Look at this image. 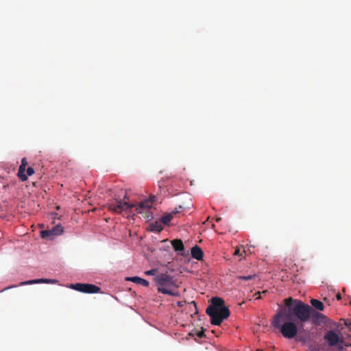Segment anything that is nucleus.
Returning <instances> with one entry per match:
<instances>
[{
    "label": "nucleus",
    "instance_id": "f257e3e1",
    "mask_svg": "<svg viewBox=\"0 0 351 351\" xmlns=\"http://www.w3.org/2000/svg\"><path fill=\"white\" fill-rule=\"evenodd\" d=\"M284 302L285 306L274 316L271 324L276 328L280 329L285 338L292 339L298 333V327L293 321H297L303 326L311 317L322 319L326 317L301 300L288 298Z\"/></svg>",
    "mask_w": 351,
    "mask_h": 351
},
{
    "label": "nucleus",
    "instance_id": "f03ea898",
    "mask_svg": "<svg viewBox=\"0 0 351 351\" xmlns=\"http://www.w3.org/2000/svg\"><path fill=\"white\" fill-rule=\"evenodd\" d=\"M126 199H128L127 195H124L123 199H115L114 202L109 204V210L119 214L123 210H131L132 208H135L137 213L142 214L143 217L146 219L153 218V214L150 211V208L156 201V197L155 195H151L149 199H144L137 204H129L125 201Z\"/></svg>",
    "mask_w": 351,
    "mask_h": 351
},
{
    "label": "nucleus",
    "instance_id": "7ed1b4c3",
    "mask_svg": "<svg viewBox=\"0 0 351 351\" xmlns=\"http://www.w3.org/2000/svg\"><path fill=\"white\" fill-rule=\"evenodd\" d=\"M206 313L210 317V323L216 326H219L230 315V311L224 306L223 300L218 297L211 299V304L207 307Z\"/></svg>",
    "mask_w": 351,
    "mask_h": 351
},
{
    "label": "nucleus",
    "instance_id": "20e7f679",
    "mask_svg": "<svg viewBox=\"0 0 351 351\" xmlns=\"http://www.w3.org/2000/svg\"><path fill=\"white\" fill-rule=\"evenodd\" d=\"M155 282L158 287V292L169 295H176L173 289L176 287L173 278L167 274H160L154 278Z\"/></svg>",
    "mask_w": 351,
    "mask_h": 351
},
{
    "label": "nucleus",
    "instance_id": "39448f33",
    "mask_svg": "<svg viewBox=\"0 0 351 351\" xmlns=\"http://www.w3.org/2000/svg\"><path fill=\"white\" fill-rule=\"evenodd\" d=\"M325 342L327 343L328 347L337 348L339 351L343 349V339L339 335L333 330H327L323 337Z\"/></svg>",
    "mask_w": 351,
    "mask_h": 351
},
{
    "label": "nucleus",
    "instance_id": "423d86ee",
    "mask_svg": "<svg viewBox=\"0 0 351 351\" xmlns=\"http://www.w3.org/2000/svg\"><path fill=\"white\" fill-rule=\"evenodd\" d=\"M58 281L56 280H52V279H47V278H39V279H35V280H30L27 281L21 282L19 283V286H23V285H34V284H40V283H52L55 284Z\"/></svg>",
    "mask_w": 351,
    "mask_h": 351
},
{
    "label": "nucleus",
    "instance_id": "0eeeda50",
    "mask_svg": "<svg viewBox=\"0 0 351 351\" xmlns=\"http://www.w3.org/2000/svg\"><path fill=\"white\" fill-rule=\"evenodd\" d=\"M182 209V207L180 206L178 208H176L173 211L164 215L161 218V222L163 225H167L172 220L173 217L177 214L179 213L181 210Z\"/></svg>",
    "mask_w": 351,
    "mask_h": 351
},
{
    "label": "nucleus",
    "instance_id": "6e6552de",
    "mask_svg": "<svg viewBox=\"0 0 351 351\" xmlns=\"http://www.w3.org/2000/svg\"><path fill=\"white\" fill-rule=\"evenodd\" d=\"M101 291V288L92 284H84L82 293H96Z\"/></svg>",
    "mask_w": 351,
    "mask_h": 351
},
{
    "label": "nucleus",
    "instance_id": "1a4fd4ad",
    "mask_svg": "<svg viewBox=\"0 0 351 351\" xmlns=\"http://www.w3.org/2000/svg\"><path fill=\"white\" fill-rule=\"evenodd\" d=\"M163 230V224L161 221H156L151 223L147 227V230L150 232H160Z\"/></svg>",
    "mask_w": 351,
    "mask_h": 351
},
{
    "label": "nucleus",
    "instance_id": "9d476101",
    "mask_svg": "<svg viewBox=\"0 0 351 351\" xmlns=\"http://www.w3.org/2000/svg\"><path fill=\"white\" fill-rule=\"evenodd\" d=\"M191 256L193 258H195L197 261L202 260L203 256H204V252L199 246L195 245L194 247H193L191 248Z\"/></svg>",
    "mask_w": 351,
    "mask_h": 351
},
{
    "label": "nucleus",
    "instance_id": "9b49d317",
    "mask_svg": "<svg viewBox=\"0 0 351 351\" xmlns=\"http://www.w3.org/2000/svg\"><path fill=\"white\" fill-rule=\"evenodd\" d=\"M127 280L129 281H131L132 282H134L136 284L141 285L146 287H148L149 285V283L147 280H146L145 279L141 278L140 277H138V276L128 278Z\"/></svg>",
    "mask_w": 351,
    "mask_h": 351
},
{
    "label": "nucleus",
    "instance_id": "f8f14e48",
    "mask_svg": "<svg viewBox=\"0 0 351 351\" xmlns=\"http://www.w3.org/2000/svg\"><path fill=\"white\" fill-rule=\"evenodd\" d=\"M171 245L175 251H182L184 249L183 242L180 239H174L171 241Z\"/></svg>",
    "mask_w": 351,
    "mask_h": 351
},
{
    "label": "nucleus",
    "instance_id": "ddd939ff",
    "mask_svg": "<svg viewBox=\"0 0 351 351\" xmlns=\"http://www.w3.org/2000/svg\"><path fill=\"white\" fill-rule=\"evenodd\" d=\"M310 303L315 309L318 311H323L324 309V305L323 302L317 299H311Z\"/></svg>",
    "mask_w": 351,
    "mask_h": 351
},
{
    "label": "nucleus",
    "instance_id": "4468645a",
    "mask_svg": "<svg viewBox=\"0 0 351 351\" xmlns=\"http://www.w3.org/2000/svg\"><path fill=\"white\" fill-rule=\"evenodd\" d=\"M26 167H22V165H20L17 176L21 179V181L24 182L27 180V176L25 173Z\"/></svg>",
    "mask_w": 351,
    "mask_h": 351
},
{
    "label": "nucleus",
    "instance_id": "2eb2a0df",
    "mask_svg": "<svg viewBox=\"0 0 351 351\" xmlns=\"http://www.w3.org/2000/svg\"><path fill=\"white\" fill-rule=\"evenodd\" d=\"M40 236L43 239H52V237H54L55 235L52 229H50L42 230L40 232Z\"/></svg>",
    "mask_w": 351,
    "mask_h": 351
},
{
    "label": "nucleus",
    "instance_id": "dca6fc26",
    "mask_svg": "<svg viewBox=\"0 0 351 351\" xmlns=\"http://www.w3.org/2000/svg\"><path fill=\"white\" fill-rule=\"evenodd\" d=\"M257 278V276L254 274L252 275H247V276H237V278L238 280H244V281H248L251 280H254Z\"/></svg>",
    "mask_w": 351,
    "mask_h": 351
},
{
    "label": "nucleus",
    "instance_id": "f3484780",
    "mask_svg": "<svg viewBox=\"0 0 351 351\" xmlns=\"http://www.w3.org/2000/svg\"><path fill=\"white\" fill-rule=\"evenodd\" d=\"M51 229L56 236L60 235L64 231L63 227L61 225H56Z\"/></svg>",
    "mask_w": 351,
    "mask_h": 351
},
{
    "label": "nucleus",
    "instance_id": "a211bd4d",
    "mask_svg": "<svg viewBox=\"0 0 351 351\" xmlns=\"http://www.w3.org/2000/svg\"><path fill=\"white\" fill-rule=\"evenodd\" d=\"M51 229L56 236L60 235L64 231L63 227L61 225H56Z\"/></svg>",
    "mask_w": 351,
    "mask_h": 351
},
{
    "label": "nucleus",
    "instance_id": "6ab92c4d",
    "mask_svg": "<svg viewBox=\"0 0 351 351\" xmlns=\"http://www.w3.org/2000/svg\"><path fill=\"white\" fill-rule=\"evenodd\" d=\"M83 286V283H75L71 284L69 287L77 291L82 292Z\"/></svg>",
    "mask_w": 351,
    "mask_h": 351
},
{
    "label": "nucleus",
    "instance_id": "aec40b11",
    "mask_svg": "<svg viewBox=\"0 0 351 351\" xmlns=\"http://www.w3.org/2000/svg\"><path fill=\"white\" fill-rule=\"evenodd\" d=\"M330 348H331L328 347L327 343L325 342V343H323L320 344L318 346L317 350V351H329Z\"/></svg>",
    "mask_w": 351,
    "mask_h": 351
},
{
    "label": "nucleus",
    "instance_id": "412c9836",
    "mask_svg": "<svg viewBox=\"0 0 351 351\" xmlns=\"http://www.w3.org/2000/svg\"><path fill=\"white\" fill-rule=\"evenodd\" d=\"M157 272V269H150V270H148V271H146L145 272V274L147 276H153V275H155L156 273Z\"/></svg>",
    "mask_w": 351,
    "mask_h": 351
},
{
    "label": "nucleus",
    "instance_id": "4be33fe9",
    "mask_svg": "<svg viewBox=\"0 0 351 351\" xmlns=\"http://www.w3.org/2000/svg\"><path fill=\"white\" fill-rule=\"evenodd\" d=\"M26 171H27V174H26L27 176H31L34 173V169L31 167H27Z\"/></svg>",
    "mask_w": 351,
    "mask_h": 351
},
{
    "label": "nucleus",
    "instance_id": "5701e85b",
    "mask_svg": "<svg viewBox=\"0 0 351 351\" xmlns=\"http://www.w3.org/2000/svg\"><path fill=\"white\" fill-rule=\"evenodd\" d=\"M197 337H199V338H202V337H205V334H204V330H202L199 331V332L197 333Z\"/></svg>",
    "mask_w": 351,
    "mask_h": 351
},
{
    "label": "nucleus",
    "instance_id": "b1692460",
    "mask_svg": "<svg viewBox=\"0 0 351 351\" xmlns=\"http://www.w3.org/2000/svg\"><path fill=\"white\" fill-rule=\"evenodd\" d=\"M21 165H22V167H26L27 165V161L25 158L22 159Z\"/></svg>",
    "mask_w": 351,
    "mask_h": 351
},
{
    "label": "nucleus",
    "instance_id": "393cba45",
    "mask_svg": "<svg viewBox=\"0 0 351 351\" xmlns=\"http://www.w3.org/2000/svg\"><path fill=\"white\" fill-rule=\"evenodd\" d=\"M16 287H17V285H11V286L7 287L4 288L3 290H1V292L8 290V289H12V288H15Z\"/></svg>",
    "mask_w": 351,
    "mask_h": 351
},
{
    "label": "nucleus",
    "instance_id": "a878e982",
    "mask_svg": "<svg viewBox=\"0 0 351 351\" xmlns=\"http://www.w3.org/2000/svg\"><path fill=\"white\" fill-rule=\"evenodd\" d=\"M345 325L346 326H348V328H350V329L351 330V322H348V321L345 322Z\"/></svg>",
    "mask_w": 351,
    "mask_h": 351
},
{
    "label": "nucleus",
    "instance_id": "bb28decb",
    "mask_svg": "<svg viewBox=\"0 0 351 351\" xmlns=\"http://www.w3.org/2000/svg\"><path fill=\"white\" fill-rule=\"evenodd\" d=\"M255 295H256V299H260L261 298V293L257 292V293H256Z\"/></svg>",
    "mask_w": 351,
    "mask_h": 351
},
{
    "label": "nucleus",
    "instance_id": "cd10ccee",
    "mask_svg": "<svg viewBox=\"0 0 351 351\" xmlns=\"http://www.w3.org/2000/svg\"><path fill=\"white\" fill-rule=\"evenodd\" d=\"M336 298L338 300H340L341 299V295L340 293H337L336 295Z\"/></svg>",
    "mask_w": 351,
    "mask_h": 351
},
{
    "label": "nucleus",
    "instance_id": "c85d7f7f",
    "mask_svg": "<svg viewBox=\"0 0 351 351\" xmlns=\"http://www.w3.org/2000/svg\"><path fill=\"white\" fill-rule=\"evenodd\" d=\"M221 220V217H217V218H216V221H217V222H219Z\"/></svg>",
    "mask_w": 351,
    "mask_h": 351
},
{
    "label": "nucleus",
    "instance_id": "c756f323",
    "mask_svg": "<svg viewBox=\"0 0 351 351\" xmlns=\"http://www.w3.org/2000/svg\"><path fill=\"white\" fill-rule=\"evenodd\" d=\"M234 254H239V250H237L235 252H234Z\"/></svg>",
    "mask_w": 351,
    "mask_h": 351
},
{
    "label": "nucleus",
    "instance_id": "7c9ffc66",
    "mask_svg": "<svg viewBox=\"0 0 351 351\" xmlns=\"http://www.w3.org/2000/svg\"><path fill=\"white\" fill-rule=\"evenodd\" d=\"M178 305L179 306H182V302H178Z\"/></svg>",
    "mask_w": 351,
    "mask_h": 351
},
{
    "label": "nucleus",
    "instance_id": "2f4dec72",
    "mask_svg": "<svg viewBox=\"0 0 351 351\" xmlns=\"http://www.w3.org/2000/svg\"><path fill=\"white\" fill-rule=\"evenodd\" d=\"M256 351H263V350H259V349H258V350H256Z\"/></svg>",
    "mask_w": 351,
    "mask_h": 351
},
{
    "label": "nucleus",
    "instance_id": "473e14b6",
    "mask_svg": "<svg viewBox=\"0 0 351 351\" xmlns=\"http://www.w3.org/2000/svg\"><path fill=\"white\" fill-rule=\"evenodd\" d=\"M350 304H351V301H350Z\"/></svg>",
    "mask_w": 351,
    "mask_h": 351
}]
</instances>
